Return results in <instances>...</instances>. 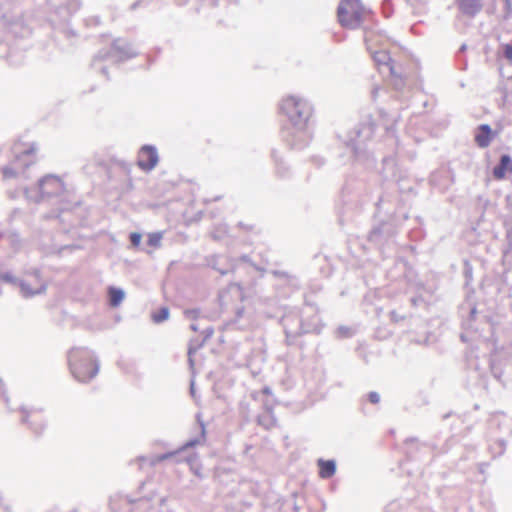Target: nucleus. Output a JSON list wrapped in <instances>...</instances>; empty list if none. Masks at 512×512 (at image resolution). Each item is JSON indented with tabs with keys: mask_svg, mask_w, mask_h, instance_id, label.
<instances>
[{
	"mask_svg": "<svg viewBox=\"0 0 512 512\" xmlns=\"http://www.w3.org/2000/svg\"><path fill=\"white\" fill-rule=\"evenodd\" d=\"M39 152V145L30 142H15L12 146L13 158L10 164L2 169L5 179H11L24 172L35 164Z\"/></svg>",
	"mask_w": 512,
	"mask_h": 512,
	"instance_id": "obj_1",
	"label": "nucleus"
},
{
	"mask_svg": "<svg viewBox=\"0 0 512 512\" xmlns=\"http://www.w3.org/2000/svg\"><path fill=\"white\" fill-rule=\"evenodd\" d=\"M68 362L71 373L80 382H88L98 373V363L87 349H71Z\"/></svg>",
	"mask_w": 512,
	"mask_h": 512,
	"instance_id": "obj_2",
	"label": "nucleus"
},
{
	"mask_svg": "<svg viewBox=\"0 0 512 512\" xmlns=\"http://www.w3.org/2000/svg\"><path fill=\"white\" fill-rule=\"evenodd\" d=\"M370 15L371 11L363 5L361 0H341L337 7L339 24L350 30L360 28Z\"/></svg>",
	"mask_w": 512,
	"mask_h": 512,
	"instance_id": "obj_3",
	"label": "nucleus"
},
{
	"mask_svg": "<svg viewBox=\"0 0 512 512\" xmlns=\"http://www.w3.org/2000/svg\"><path fill=\"white\" fill-rule=\"evenodd\" d=\"M281 110L295 126H304L312 114L310 105L305 100L295 96L284 98Z\"/></svg>",
	"mask_w": 512,
	"mask_h": 512,
	"instance_id": "obj_4",
	"label": "nucleus"
},
{
	"mask_svg": "<svg viewBox=\"0 0 512 512\" xmlns=\"http://www.w3.org/2000/svg\"><path fill=\"white\" fill-rule=\"evenodd\" d=\"M38 186L43 198L60 197L67 192L65 182L57 175H45L39 180Z\"/></svg>",
	"mask_w": 512,
	"mask_h": 512,
	"instance_id": "obj_5",
	"label": "nucleus"
},
{
	"mask_svg": "<svg viewBox=\"0 0 512 512\" xmlns=\"http://www.w3.org/2000/svg\"><path fill=\"white\" fill-rule=\"evenodd\" d=\"M19 414L20 421L28 424L35 433L40 432L45 426V417L40 409L20 407L16 411Z\"/></svg>",
	"mask_w": 512,
	"mask_h": 512,
	"instance_id": "obj_6",
	"label": "nucleus"
},
{
	"mask_svg": "<svg viewBox=\"0 0 512 512\" xmlns=\"http://www.w3.org/2000/svg\"><path fill=\"white\" fill-rule=\"evenodd\" d=\"M158 162L157 152L153 147L144 146L138 155V166L143 170L153 169Z\"/></svg>",
	"mask_w": 512,
	"mask_h": 512,
	"instance_id": "obj_7",
	"label": "nucleus"
},
{
	"mask_svg": "<svg viewBox=\"0 0 512 512\" xmlns=\"http://www.w3.org/2000/svg\"><path fill=\"white\" fill-rule=\"evenodd\" d=\"M493 177L496 180L504 179L507 174H512V159L508 155H503L500 162L493 168Z\"/></svg>",
	"mask_w": 512,
	"mask_h": 512,
	"instance_id": "obj_8",
	"label": "nucleus"
},
{
	"mask_svg": "<svg viewBox=\"0 0 512 512\" xmlns=\"http://www.w3.org/2000/svg\"><path fill=\"white\" fill-rule=\"evenodd\" d=\"M493 139L492 130L489 125L482 124L478 127V132L475 134V142L481 148H486L490 145Z\"/></svg>",
	"mask_w": 512,
	"mask_h": 512,
	"instance_id": "obj_9",
	"label": "nucleus"
},
{
	"mask_svg": "<svg viewBox=\"0 0 512 512\" xmlns=\"http://www.w3.org/2000/svg\"><path fill=\"white\" fill-rule=\"evenodd\" d=\"M374 60L376 61L379 69H381L382 67H386V68H388V70L392 76L398 75V72L394 66L393 60L391 59L388 52H386V51L375 52Z\"/></svg>",
	"mask_w": 512,
	"mask_h": 512,
	"instance_id": "obj_10",
	"label": "nucleus"
},
{
	"mask_svg": "<svg viewBox=\"0 0 512 512\" xmlns=\"http://www.w3.org/2000/svg\"><path fill=\"white\" fill-rule=\"evenodd\" d=\"M319 467V476L323 479L332 477L336 471V464L333 460L319 459L317 462Z\"/></svg>",
	"mask_w": 512,
	"mask_h": 512,
	"instance_id": "obj_11",
	"label": "nucleus"
},
{
	"mask_svg": "<svg viewBox=\"0 0 512 512\" xmlns=\"http://www.w3.org/2000/svg\"><path fill=\"white\" fill-rule=\"evenodd\" d=\"M460 9L468 15H474L481 9L479 0H462L460 2Z\"/></svg>",
	"mask_w": 512,
	"mask_h": 512,
	"instance_id": "obj_12",
	"label": "nucleus"
},
{
	"mask_svg": "<svg viewBox=\"0 0 512 512\" xmlns=\"http://www.w3.org/2000/svg\"><path fill=\"white\" fill-rule=\"evenodd\" d=\"M109 302L112 307H117L124 299V292L115 287L108 288Z\"/></svg>",
	"mask_w": 512,
	"mask_h": 512,
	"instance_id": "obj_13",
	"label": "nucleus"
},
{
	"mask_svg": "<svg viewBox=\"0 0 512 512\" xmlns=\"http://www.w3.org/2000/svg\"><path fill=\"white\" fill-rule=\"evenodd\" d=\"M162 238H163L162 232L150 233V234H148L147 244L153 250L157 249L161 246Z\"/></svg>",
	"mask_w": 512,
	"mask_h": 512,
	"instance_id": "obj_14",
	"label": "nucleus"
},
{
	"mask_svg": "<svg viewBox=\"0 0 512 512\" xmlns=\"http://www.w3.org/2000/svg\"><path fill=\"white\" fill-rule=\"evenodd\" d=\"M151 317L154 323H161L168 319L169 309L167 307H162L159 310L153 312Z\"/></svg>",
	"mask_w": 512,
	"mask_h": 512,
	"instance_id": "obj_15",
	"label": "nucleus"
},
{
	"mask_svg": "<svg viewBox=\"0 0 512 512\" xmlns=\"http://www.w3.org/2000/svg\"><path fill=\"white\" fill-rule=\"evenodd\" d=\"M141 238L142 236L140 233L133 232L130 234V241L134 248H138L140 246Z\"/></svg>",
	"mask_w": 512,
	"mask_h": 512,
	"instance_id": "obj_16",
	"label": "nucleus"
},
{
	"mask_svg": "<svg viewBox=\"0 0 512 512\" xmlns=\"http://www.w3.org/2000/svg\"><path fill=\"white\" fill-rule=\"evenodd\" d=\"M503 51L506 59L512 64V45L505 44L503 46Z\"/></svg>",
	"mask_w": 512,
	"mask_h": 512,
	"instance_id": "obj_17",
	"label": "nucleus"
},
{
	"mask_svg": "<svg viewBox=\"0 0 512 512\" xmlns=\"http://www.w3.org/2000/svg\"><path fill=\"white\" fill-rule=\"evenodd\" d=\"M368 400L373 404H377L380 401V396L377 392H370L368 394Z\"/></svg>",
	"mask_w": 512,
	"mask_h": 512,
	"instance_id": "obj_18",
	"label": "nucleus"
},
{
	"mask_svg": "<svg viewBox=\"0 0 512 512\" xmlns=\"http://www.w3.org/2000/svg\"><path fill=\"white\" fill-rule=\"evenodd\" d=\"M4 394L3 385L0 383V396Z\"/></svg>",
	"mask_w": 512,
	"mask_h": 512,
	"instance_id": "obj_19",
	"label": "nucleus"
}]
</instances>
